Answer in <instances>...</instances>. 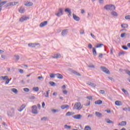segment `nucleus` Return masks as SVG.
<instances>
[{
  "label": "nucleus",
  "mask_w": 130,
  "mask_h": 130,
  "mask_svg": "<svg viewBox=\"0 0 130 130\" xmlns=\"http://www.w3.org/2000/svg\"><path fill=\"white\" fill-rule=\"evenodd\" d=\"M80 34L83 35V34H85V31H84V30L81 29V31L80 32Z\"/></svg>",
  "instance_id": "nucleus-58"
},
{
  "label": "nucleus",
  "mask_w": 130,
  "mask_h": 130,
  "mask_svg": "<svg viewBox=\"0 0 130 130\" xmlns=\"http://www.w3.org/2000/svg\"><path fill=\"white\" fill-rule=\"evenodd\" d=\"M36 45H37L36 44H28V46H29V47H35Z\"/></svg>",
  "instance_id": "nucleus-33"
},
{
  "label": "nucleus",
  "mask_w": 130,
  "mask_h": 130,
  "mask_svg": "<svg viewBox=\"0 0 130 130\" xmlns=\"http://www.w3.org/2000/svg\"><path fill=\"white\" fill-rule=\"evenodd\" d=\"M103 44H98L96 46H95V47L96 48H100V47H101L102 46H103Z\"/></svg>",
  "instance_id": "nucleus-41"
},
{
  "label": "nucleus",
  "mask_w": 130,
  "mask_h": 130,
  "mask_svg": "<svg viewBox=\"0 0 130 130\" xmlns=\"http://www.w3.org/2000/svg\"><path fill=\"white\" fill-rule=\"evenodd\" d=\"M126 35V33L124 32L120 35L121 38H123L124 37H125V36Z\"/></svg>",
  "instance_id": "nucleus-44"
},
{
  "label": "nucleus",
  "mask_w": 130,
  "mask_h": 130,
  "mask_svg": "<svg viewBox=\"0 0 130 130\" xmlns=\"http://www.w3.org/2000/svg\"><path fill=\"white\" fill-rule=\"evenodd\" d=\"M111 15H112V16H113L114 17H117V16H118V14H117V13L115 11H112L111 13Z\"/></svg>",
  "instance_id": "nucleus-27"
},
{
  "label": "nucleus",
  "mask_w": 130,
  "mask_h": 130,
  "mask_svg": "<svg viewBox=\"0 0 130 130\" xmlns=\"http://www.w3.org/2000/svg\"><path fill=\"white\" fill-rule=\"evenodd\" d=\"M8 3V2L7 1H4L2 2V3H1L0 4V12H2V10H3V6H5V5H6V4H7Z\"/></svg>",
  "instance_id": "nucleus-12"
},
{
  "label": "nucleus",
  "mask_w": 130,
  "mask_h": 130,
  "mask_svg": "<svg viewBox=\"0 0 130 130\" xmlns=\"http://www.w3.org/2000/svg\"><path fill=\"white\" fill-rule=\"evenodd\" d=\"M24 5L26 7H31V6H33V3L31 2H27Z\"/></svg>",
  "instance_id": "nucleus-19"
},
{
  "label": "nucleus",
  "mask_w": 130,
  "mask_h": 130,
  "mask_svg": "<svg viewBox=\"0 0 130 130\" xmlns=\"http://www.w3.org/2000/svg\"><path fill=\"white\" fill-rule=\"evenodd\" d=\"M100 93L103 95V94H105V91H104V90H100Z\"/></svg>",
  "instance_id": "nucleus-49"
},
{
  "label": "nucleus",
  "mask_w": 130,
  "mask_h": 130,
  "mask_svg": "<svg viewBox=\"0 0 130 130\" xmlns=\"http://www.w3.org/2000/svg\"><path fill=\"white\" fill-rule=\"evenodd\" d=\"M29 19V17L26 16H22L20 18V22H24V21H27Z\"/></svg>",
  "instance_id": "nucleus-11"
},
{
  "label": "nucleus",
  "mask_w": 130,
  "mask_h": 130,
  "mask_svg": "<svg viewBox=\"0 0 130 130\" xmlns=\"http://www.w3.org/2000/svg\"><path fill=\"white\" fill-rule=\"evenodd\" d=\"M56 76L57 77V79H63V76L59 73L56 74Z\"/></svg>",
  "instance_id": "nucleus-21"
},
{
  "label": "nucleus",
  "mask_w": 130,
  "mask_h": 130,
  "mask_svg": "<svg viewBox=\"0 0 130 130\" xmlns=\"http://www.w3.org/2000/svg\"><path fill=\"white\" fill-rule=\"evenodd\" d=\"M108 79L111 81H113V82H114V79H113L112 77H108Z\"/></svg>",
  "instance_id": "nucleus-57"
},
{
  "label": "nucleus",
  "mask_w": 130,
  "mask_h": 130,
  "mask_svg": "<svg viewBox=\"0 0 130 130\" xmlns=\"http://www.w3.org/2000/svg\"><path fill=\"white\" fill-rule=\"evenodd\" d=\"M10 80L9 78H8V79L6 80V81L5 82V84L8 85V84H9V83H10Z\"/></svg>",
  "instance_id": "nucleus-51"
},
{
  "label": "nucleus",
  "mask_w": 130,
  "mask_h": 130,
  "mask_svg": "<svg viewBox=\"0 0 130 130\" xmlns=\"http://www.w3.org/2000/svg\"><path fill=\"white\" fill-rule=\"evenodd\" d=\"M19 2H10L9 3L7 4L6 5L4 6L5 8H8V7H11L12 6H16L17 5Z\"/></svg>",
  "instance_id": "nucleus-7"
},
{
  "label": "nucleus",
  "mask_w": 130,
  "mask_h": 130,
  "mask_svg": "<svg viewBox=\"0 0 130 130\" xmlns=\"http://www.w3.org/2000/svg\"><path fill=\"white\" fill-rule=\"evenodd\" d=\"M102 103L103 102L101 100H98V101L94 102L95 104L98 105H101V104H102Z\"/></svg>",
  "instance_id": "nucleus-23"
},
{
  "label": "nucleus",
  "mask_w": 130,
  "mask_h": 130,
  "mask_svg": "<svg viewBox=\"0 0 130 130\" xmlns=\"http://www.w3.org/2000/svg\"><path fill=\"white\" fill-rule=\"evenodd\" d=\"M88 68H90L91 69H95V66L94 65H89L88 66Z\"/></svg>",
  "instance_id": "nucleus-56"
},
{
  "label": "nucleus",
  "mask_w": 130,
  "mask_h": 130,
  "mask_svg": "<svg viewBox=\"0 0 130 130\" xmlns=\"http://www.w3.org/2000/svg\"><path fill=\"white\" fill-rule=\"evenodd\" d=\"M107 123H112L113 124V123H114V122H113V121L110 120H109V119H107Z\"/></svg>",
  "instance_id": "nucleus-42"
},
{
  "label": "nucleus",
  "mask_w": 130,
  "mask_h": 130,
  "mask_svg": "<svg viewBox=\"0 0 130 130\" xmlns=\"http://www.w3.org/2000/svg\"><path fill=\"white\" fill-rule=\"evenodd\" d=\"M9 78V76H1L0 77L1 80H3L4 81H6Z\"/></svg>",
  "instance_id": "nucleus-24"
},
{
  "label": "nucleus",
  "mask_w": 130,
  "mask_h": 130,
  "mask_svg": "<svg viewBox=\"0 0 130 130\" xmlns=\"http://www.w3.org/2000/svg\"><path fill=\"white\" fill-rule=\"evenodd\" d=\"M7 114L8 116H10L11 117L14 116V115H15V109L14 108H12L10 111L7 112Z\"/></svg>",
  "instance_id": "nucleus-4"
},
{
  "label": "nucleus",
  "mask_w": 130,
  "mask_h": 130,
  "mask_svg": "<svg viewBox=\"0 0 130 130\" xmlns=\"http://www.w3.org/2000/svg\"><path fill=\"white\" fill-rule=\"evenodd\" d=\"M47 23H48V22L47 21L41 22L40 24V27H44L45 26H46V25H47Z\"/></svg>",
  "instance_id": "nucleus-14"
},
{
  "label": "nucleus",
  "mask_w": 130,
  "mask_h": 130,
  "mask_svg": "<svg viewBox=\"0 0 130 130\" xmlns=\"http://www.w3.org/2000/svg\"><path fill=\"white\" fill-rule=\"evenodd\" d=\"M99 57H101V58H102V57H103V54L100 53L99 55Z\"/></svg>",
  "instance_id": "nucleus-59"
},
{
  "label": "nucleus",
  "mask_w": 130,
  "mask_h": 130,
  "mask_svg": "<svg viewBox=\"0 0 130 130\" xmlns=\"http://www.w3.org/2000/svg\"><path fill=\"white\" fill-rule=\"evenodd\" d=\"M57 17H61L63 15V9L62 8H59L57 13L55 14Z\"/></svg>",
  "instance_id": "nucleus-3"
},
{
  "label": "nucleus",
  "mask_w": 130,
  "mask_h": 130,
  "mask_svg": "<svg viewBox=\"0 0 130 130\" xmlns=\"http://www.w3.org/2000/svg\"><path fill=\"white\" fill-rule=\"evenodd\" d=\"M52 58H60L61 55L60 54H55L54 56H52Z\"/></svg>",
  "instance_id": "nucleus-16"
},
{
  "label": "nucleus",
  "mask_w": 130,
  "mask_h": 130,
  "mask_svg": "<svg viewBox=\"0 0 130 130\" xmlns=\"http://www.w3.org/2000/svg\"><path fill=\"white\" fill-rule=\"evenodd\" d=\"M115 6L112 4L107 5L104 6V9L106 10V11H114L115 10Z\"/></svg>",
  "instance_id": "nucleus-1"
},
{
  "label": "nucleus",
  "mask_w": 130,
  "mask_h": 130,
  "mask_svg": "<svg viewBox=\"0 0 130 130\" xmlns=\"http://www.w3.org/2000/svg\"><path fill=\"white\" fill-rule=\"evenodd\" d=\"M73 17L74 20H75V21H77V22H79V21H80V18L75 14H73Z\"/></svg>",
  "instance_id": "nucleus-13"
},
{
  "label": "nucleus",
  "mask_w": 130,
  "mask_h": 130,
  "mask_svg": "<svg viewBox=\"0 0 130 130\" xmlns=\"http://www.w3.org/2000/svg\"><path fill=\"white\" fill-rule=\"evenodd\" d=\"M1 57H2V58H4V59H6L7 58V56L4 55H1Z\"/></svg>",
  "instance_id": "nucleus-53"
},
{
  "label": "nucleus",
  "mask_w": 130,
  "mask_h": 130,
  "mask_svg": "<svg viewBox=\"0 0 130 130\" xmlns=\"http://www.w3.org/2000/svg\"><path fill=\"white\" fill-rule=\"evenodd\" d=\"M19 12L20 14H23L25 12V8L23 7H21L19 9Z\"/></svg>",
  "instance_id": "nucleus-20"
},
{
  "label": "nucleus",
  "mask_w": 130,
  "mask_h": 130,
  "mask_svg": "<svg viewBox=\"0 0 130 130\" xmlns=\"http://www.w3.org/2000/svg\"><path fill=\"white\" fill-rule=\"evenodd\" d=\"M87 117H93V114H89Z\"/></svg>",
  "instance_id": "nucleus-64"
},
{
  "label": "nucleus",
  "mask_w": 130,
  "mask_h": 130,
  "mask_svg": "<svg viewBox=\"0 0 130 130\" xmlns=\"http://www.w3.org/2000/svg\"><path fill=\"white\" fill-rule=\"evenodd\" d=\"M82 108H83V107H82L81 103H76L73 107V109L75 110H81Z\"/></svg>",
  "instance_id": "nucleus-2"
},
{
  "label": "nucleus",
  "mask_w": 130,
  "mask_h": 130,
  "mask_svg": "<svg viewBox=\"0 0 130 130\" xmlns=\"http://www.w3.org/2000/svg\"><path fill=\"white\" fill-rule=\"evenodd\" d=\"M23 91H24V92H26L27 93H28V92L30 91V89L28 88H23Z\"/></svg>",
  "instance_id": "nucleus-43"
},
{
  "label": "nucleus",
  "mask_w": 130,
  "mask_h": 130,
  "mask_svg": "<svg viewBox=\"0 0 130 130\" xmlns=\"http://www.w3.org/2000/svg\"><path fill=\"white\" fill-rule=\"evenodd\" d=\"M35 98H36L34 96H31L29 97V99L30 100H34V99H35Z\"/></svg>",
  "instance_id": "nucleus-54"
},
{
  "label": "nucleus",
  "mask_w": 130,
  "mask_h": 130,
  "mask_svg": "<svg viewBox=\"0 0 130 130\" xmlns=\"http://www.w3.org/2000/svg\"><path fill=\"white\" fill-rule=\"evenodd\" d=\"M90 35H91V37H92L94 39H95V38H96V37L95 36H94V35L93 34L91 33Z\"/></svg>",
  "instance_id": "nucleus-61"
},
{
  "label": "nucleus",
  "mask_w": 130,
  "mask_h": 130,
  "mask_svg": "<svg viewBox=\"0 0 130 130\" xmlns=\"http://www.w3.org/2000/svg\"><path fill=\"white\" fill-rule=\"evenodd\" d=\"M18 71H19V73H20V74H23L24 73V71H23L22 69H18Z\"/></svg>",
  "instance_id": "nucleus-55"
},
{
  "label": "nucleus",
  "mask_w": 130,
  "mask_h": 130,
  "mask_svg": "<svg viewBox=\"0 0 130 130\" xmlns=\"http://www.w3.org/2000/svg\"><path fill=\"white\" fill-rule=\"evenodd\" d=\"M31 112L34 114H38V111H37V106L36 105L33 106L32 107Z\"/></svg>",
  "instance_id": "nucleus-6"
},
{
  "label": "nucleus",
  "mask_w": 130,
  "mask_h": 130,
  "mask_svg": "<svg viewBox=\"0 0 130 130\" xmlns=\"http://www.w3.org/2000/svg\"><path fill=\"white\" fill-rule=\"evenodd\" d=\"M74 114L73 112H68L66 113V116H71V115H73Z\"/></svg>",
  "instance_id": "nucleus-35"
},
{
  "label": "nucleus",
  "mask_w": 130,
  "mask_h": 130,
  "mask_svg": "<svg viewBox=\"0 0 130 130\" xmlns=\"http://www.w3.org/2000/svg\"><path fill=\"white\" fill-rule=\"evenodd\" d=\"M84 130H92V129L91 128V127H90V126L87 125L85 127Z\"/></svg>",
  "instance_id": "nucleus-36"
},
{
  "label": "nucleus",
  "mask_w": 130,
  "mask_h": 130,
  "mask_svg": "<svg viewBox=\"0 0 130 130\" xmlns=\"http://www.w3.org/2000/svg\"><path fill=\"white\" fill-rule=\"evenodd\" d=\"M65 13H68V17L72 16V11L70 8H66L64 10Z\"/></svg>",
  "instance_id": "nucleus-8"
},
{
  "label": "nucleus",
  "mask_w": 130,
  "mask_h": 130,
  "mask_svg": "<svg viewBox=\"0 0 130 130\" xmlns=\"http://www.w3.org/2000/svg\"><path fill=\"white\" fill-rule=\"evenodd\" d=\"M101 69L104 73H105V74H107V75H110V71L107 68H106L105 67H101Z\"/></svg>",
  "instance_id": "nucleus-5"
},
{
  "label": "nucleus",
  "mask_w": 130,
  "mask_h": 130,
  "mask_svg": "<svg viewBox=\"0 0 130 130\" xmlns=\"http://www.w3.org/2000/svg\"><path fill=\"white\" fill-rule=\"evenodd\" d=\"M122 47L123 49H124L125 50H127V49H128L127 47L125 45L122 46Z\"/></svg>",
  "instance_id": "nucleus-47"
},
{
  "label": "nucleus",
  "mask_w": 130,
  "mask_h": 130,
  "mask_svg": "<svg viewBox=\"0 0 130 130\" xmlns=\"http://www.w3.org/2000/svg\"><path fill=\"white\" fill-rule=\"evenodd\" d=\"M121 26L122 27V28H127V27H128V25H127V24H121Z\"/></svg>",
  "instance_id": "nucleus-34"
},
{
  "label": "nucleus",
  "mask_w": 130,
  "mask_h": 130,
  "mask_svg": "<svg viewBox=\"0 0 130 130\" xmlns=\"http://www.w3.org/2000/svg\"><path fill=\"white\" fill-rule=\"evenodd\" d=\"M15 57L16 60H19L20 59V56L19 55H15Z\"/></svg>",
  "instance_id": "nucleus-50"
},
{
  "label": "nucleus",
  "mask_w": 130,
  "mask_h": 130,
  "mask_svg": "<svg viewBox=\"0 0 130 130\" xmlns=\"http://www.w3.org/2000/svg\"><path fill=\"white\" fill-rule=\"evenodd\" d=\"M63 94H64L65 95H67V94H68V91L67 90H63Z\"/></svg>",
  "instance_id": "nucleus-60"
},
{
  "label": "nucleus",
  "mask_w": 130,
  "mask_h": 130,
  "mask_svg": "<svg viewBox=\"0 0 130 130\" xmlns=\"http://www.w3.org/2000/svg\"><path fill=\"white\" fill-rule=\"evenodd\" d=\"M72 72L73 74H74V75H76V76H78V77H81V74L78 73V72L75 70H72Z\"/></svg>",
  "instance_id": "nucleus-25"
},
{
  "label": "nucleus",
  "mask_w": 130,
  "mask_h": 130,
  "mask_svg": "<svg viewBox=\"0 0 130 130\" xmlns=\"http://www.w3.org/2000/svg\"><path fill=\"white\" fill-rule=\"evenodd\" d=\"M115 104L117 106H121L122 105V102L120 101H117L115 102Z\"/></svg>",
  "instance_id": "nucleus-17"
},
{
  "label": "nucleus",
  "mask_w": 130,
  "mask_h": 130,
  "mask_svg": "<svg viewBox=\"0 0 130 130\" xmlns=\"http://www.w3.org/2000/svg\"><path fill=\"white\" fill-rule=\"evenodd\" d=\"M69 107H70V106H69L68 105H63L61 106V109H63V110L69 108Z\"/></svg>",
  "instance_id": "nucleus-22"
},
{
  "label": "nucleus",
  "mask_w": 130,
  "mask_h": 130,
  "mask_svg": "<svg viewBox=\"0 0 130 130\" xmlns=\"http://www.w3.org/2000/svg\"><path fill=\"white\" fill-rule=\"evenodd\" d=\"M92 52L94 56L97 55V52L96 51V49H95V48H92Z\"/></svg>",
  "instance_id": "nucleus-28"
},
{
  "label": "nucleus",
  "mask_w": 130,
  "mask_h": 130,
  "mask_svg": "<svg viewBox=\"0 0 130 130\" xmlns=\"http://www.w3.org/2000/svg\"><path fill=\"white\" fill-rule=\"evenodd\" d=\"M99 3H100V5H103L104 4V1L99 0Z\"/></svg>",
  "instance_id": "nucleus-48"
},
{
  "label": "nucleus",
  "mask_w": 130,
  "mask_h": 130,
  "mask_svg": "<svg viewBox=\"0 0 130 130\" xmlns=\"http://www.w3.org/2000/svg\"><path fill=\"white\" fill-rule=\"evenodd\" d=\"M87 99H88L89 100H92V96H87Z\"/></svg>",
  "instance_id": "nucleus-63"
},
{
  "label": "nucleus",
  "mask_w": 130,
  "mask_h": 130,
  "mask_svg": "<svg viewBox=\"0 0 130 130\" xmlns=\"http://www.w3.org/2000/svg\"><path fill=\"white\" fill-rule=\"evenodd\" d=\"M49 84L50 85V86H52V87H55V86L56 85V84L53 81H50L49 82Z\"/></svg>",
  "instance_id": "nucleus-29"
},
{
  "label": "nucleus",
  "mask_w": 130,
  "mask_h": 130,
  "mask_svg": "<svg viewBox=\"0 0 130 130\" xmlns=\"http://www.w3.org/2000/svg\"><path fill=\"white\" fill-rule=\"evenodd\" d=\"M118 126L120 125V126H124L126 125V121H122L120 123L118 124Z\"/></svg>",
  "instance_id": "nucleus-15"
},
{
  "label": "nucleus",
  "mask_w": 130,
  "mask_h": 130,
  "mask_svg": "<svg viewBox=\"0 0 130 130\" xmlns=\"http://www.w3.org/2000/svg\"><path fill=\"white\" fill-rule=\"evenodd\" d=\"M55 76H56V74L51 73L50 74V77L51 78H55Z\"/></svg>",
  "instance_id": "nucleus-31"
},
{
  "label": "nucleus",
  "mask_w": 130,
  "mask_h": 130,
  "mask_svg": "<svg viewBox=\"0 0 130 130\" xmlns=\"http://www.w3.org/2000/svg\"><path fill=\"white\" fill-rule=\"evenodd\" d=\"M89 85L93 87V88H96V84L95 83H90Z\"/></svg>",
  "instance_id": "nucleus-38"
},
{
  "label": "nucleus",
  "mask_w": 130,
  "mask_h": 130,
  "mask_svg": "<svg viewBox=\"0 0 130 130\" xmlns=\"http://www.w3.org/2000/svg\"><path fill=\"white\" fill-rule=\"evenodd\" d=\"M38 79L39 80H41V79H42L43 80V77H42V76H39V77H38Z\"/></svg>",
  "instance_id": "nucleus-62"
},
{
  "label": "nucleus",
  "mask_w": 130,
  "mask_h": 130,
  "mask_svg": "<svg viewBox=\"0 0 130 130\" xmlns=\"http://www.w3.org/2000/svg\"><path fill=\"white\" fill-rule=\"evenodd\" d=\"M49 92H50V90H48L47 91L46 94L45 95V97H49Z\"/></svg>",
  "instance_id": "nucleus-40"
},
{
  "label": "nucleus",
  "mask_w": 130,
  "mask_h": 130,
  "mask_svg": "<svg viewBox=\"0 0 130 130\" xmlns=\"http://www.w3.org/2000/svg\"><path fill=\"white\" fill-rule=\"evenodd\" d=\"M122 92L125 94V95H128V92H127L124 88L122 89Z\"/></svg>",
  "instance_id": "nucleus-39"
},
{
  "label": "nucleus",
  "mask_w": 130,
  "mask_h": 130,
  "mask_svg": "<svg viewBox=\"0 0 130 130\" xmlns=\"http://www.w3.org/2000/svg\"><path fill=\"white\" fill-rule=\"evenodd\" d=\"M25 107H26V105L25 104H23L20 108L19 109H18V111L19 112H21V111H23L24 109H25Z\"/></svg>",
  "instance_id": "nucleus-18"
},
{
  "label": "nucleus",
  "mask_w": 130,
  "mask_h": 130,
  "mask_svg": "<svg viewBox=\"0 0 130 130\" xmlns=\"http://www.w3.org/2000/svg\"><path fill=\"white\" fill-rule=\"evenodd\" d=\"M52 112L54 113H55L56 112H58V110H55V109H52Z\"/></svg>",
  "instance_id": "nucleus-52"
},
{
  "label": "nucleus",
  "mask_w": 130,
  "mask_h": 130,
  "mask_svg": "<svg viewBox=\"0 0 130 130\" xmlns=\"http://www.w3.org/2000/svg\"><path fill=\"white\" fill-rule=\"evenodd\" d=\"M69 33V29H64L61 32V35L64 37V36H67Z\"/></svg>",
  "instance_id": "nucleus-9"
},
{
  "label": "nucleus",
  "mask_w": 130,
  "mask_h": 130,
  "mask_svg": "<svg viewBox=\"0 0 130 130\" xmlns=\"http://www.w3.org/2000/svg\"><path fill=\"white\" fill-rule=\"evenodd\" d=\"M73 118L74 119H81L82 118V115L81 114H77V115H75L73 116Z\"/></svg>",
  "instance_id": "nucleus-10"
},
{
  "label": "nucleus",
  "mask_w": 130,
  "mask_h": 130,
  "mask_svg": "<svg viewBox=\"0 0 130 130\" xmlns=\"http://www.w3.org/2000/svg\"><path fill=\"white\" fill-rule=\"evenodd\" d=\"M88 47L89 49H92V48H93V46L92 45V44H89L88 45Z\"/></svg>",
  "instance_id": "nucleus-46"
},
{
  "label": "nucleus",
  "mask_w": 130,
  "mask_h": 130,
  "mask_svg": "<svg viewBox=\"0 0 130 130\" xmlns=\"http://www.w3.org/2000/svg\"><path fill=\"white\" fill-rule=\"evenodd\" d=\"M11 91H12L13 93H15V94H17V93H18V90L16 88H12Z\"/></svg>",
  "instance_id": "nucleus-37"
},
{
  "label": "nucleus",
  "mask_w": 130,
  "mask_h": 130,
  "mask_svg": "<svg viewBox=\"0 0 130 130\" xmlns=\"http://www.w3.org/2000/svg\"><path fill=\"white\" fill-rule=\"evenodd\" d=\"M32 90L35 91V92H38L39 91V87H34L32 88Z\"/></svg>",
  "instance_id": "nucleus-30"
},
{
  "label": "nucleus",
  "mask_w": 130,
  "mask_h": 130,
  "mask_svg": "<svg viewBox=\"0 0 130 130\" xmlns=\"http://www.w3.org/2000/svg\"><path fill=\"white\" fill-rule=\"evenodd\" d=\"M64 128H67V129H70L72 128V126L64 125Z\"/></svg>",
  "instance_id": "nucleus-32"
},
{
  "label": "nucleus",
  "mask_w": 130,
  "mask_h": 130,
  "mask_svg": "<svg viewBox=\"0 0 130 130\" xmlns=\"http://www.w3.org/2000/svg\"><path fill=\"white\" fill-rule=\"evenodd\" d=\"M41 120H42V121H46V120H47V117H44L41 119Z\"/></svg>",
  "instance_id": "nucleus-45"
},
{
  "label": "nucleus",
  "mask_w": 130,
  "mask_h": 130,
  "mask_svg": "<svg viewBox=\"0 0 130 130\" xmlns=\"http://www.w3.org/2000/svg\"><path fill=\"white\" fill-rule=\"evenodd\" d=\"M95 115L97 116V117H102V114L99 112H95Z\"/></svg>",
  "instance_id": "nucleus-26"
}]
</instances>
